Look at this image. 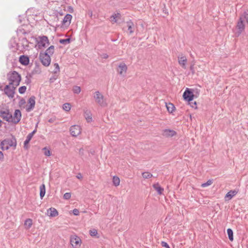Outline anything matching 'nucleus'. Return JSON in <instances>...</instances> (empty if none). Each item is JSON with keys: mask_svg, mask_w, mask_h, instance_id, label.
I'll use <instances>...</instances> for the list:
<instances>
[{"mask_svg": "<svg viewBox=\"0 0 248 248\" xmlns=\"http://www.w3.org/2000/svg\"><path fill=\"white\" fill-rule=\"evenodd\" d=\"M9 84L17 87L19 85L21 81L20 76L16 71L9 72L7 75Z\"/></svg>", "mask_w": 248, "mask_h": 248, "instance_id": "f257e3e1", "label": "nucleus"}, {"mask_svg": "<svg viewBox=\"0 0 248 248\" xmlns=\"http://www.w3.org/2000/svg\"><path fill=\"white\" fill-rule=\"evenodd\" d=\"M36 43V46L38 49L46 48L49 45V41L48 38L46 36H38L35 38Z\"/></svg>", "mask_w": 248, "mask_h": 248, "instance_id": "f03ea898", "label": "nucleus"}, {"mask_svg": "<svg viewBox=\"0 0 248 248\" xmlns=\"http://www.w3.org/2000/svg\"><path fill=\"white\" fill-rule=\"evenodd\" d=\"M93 97L95 102L99 106L103 107H105L107 106V103L106 99L104 98L103 94L99 92H95L94 93Z\"/></svg>", "mask_w": 248, "mask_h": 248, "instance_id": "7ed1b4c3", "label": "nucleus"}, {"mask_svg": "<svg viewBox=\"0 0 248 248\" xmlns=\"http://www.w3.org/2000/svg\"><path fill=\"white\" fill-rule=\"evenodd\" d=\"M2 150H8L10 147H16V139H6L3 140L0 143Z\"/></svg>", "mask_w": 248, "mask_h": 248, "instance_id": "20e7f679", "label": "nucleus"}, {"mask_svg": "<svg viewBox=\"0 0 248 248\" xmlns=\"http://www.w3.org/2000/svg\"><path fill=\"white\" fill-rule=\"evenodd\" d=\"M70 242L73 248H80L82 244L81 239L77 235H71Z\"/></svg>", "mask_w": 248, "mask_h": 248, "instance_id": "39448f33", "label": "nucleus"}, {"mask_svg": "<svg viewBox=\"0 0 248 248\" xmlns=\"http://www.w3.org/2000/svg\"><path fill=\"white\" fill-rule=\"evenodd\" d=\"M39 59L42 64L45 66H48L51 62V58L43 51L39 54Z\"/></svg>", "mask_w": 248, "mask_h": 248, "instance_id": "423d86ee", "label": "nucleus"}, {"mask_svg": "<svg viewBox=\"0 0 248 248\" xmlns=\"http://www.w3.org/2000/svg\"><path fill=\"white\" fill-rule=\"evenodd\" d=\"M22 117L21 112L19 109H16L13 115L11 114L10 123L14 124H18L21 120Z\"/></svg>", "mask_w": 248, "mask_h": 248, "instance_id": "0eeeda50", "label": "nucleus"}, {"mask_svg": "<svg viewBox=\"0 0 248 248\" xmlns=\"http://www.w3.org/2000/svg\"><path fill=\"white\" fill-rule=\"evenodd\" d=\"M194 93L192 89L186 88L183 93L184 99L186 101L190 102L194 98Z\"/></svg>", "mask_w": 248, "mask_h": 248, "instance_id": "6e6552de", "label": "nucleus"}, {"mask_svg": "<svg viewBox=\"0 0 248 248\" xmlns=\"http://www.w3.org/2000/svg\"><path fill=\"white\" fill-rule=\"evenodd\" d=\"M117 73L121 76H124L126 74L127 71V66L126 64L122 62H120L117 68Z\"/></svg>", "mask_w": 248, "mask_h": 248, "instance_id": "1a4fd4ad", "label": "nucleus"}, {"mask_svg": "<svg viewBox=\"0 0 248 248\" xmlns=\"http://www.w3.org/2000/svg\"><path fill=\"white\" fill-rule=\"evenodd\" d=\"M0 116L5 121L10 122L11 113L8 109H2L0 110Z\"/></svg>", "mask_w": 248, "mask_h": 248, "instance_id": "9d476101", "label": "nucleus"}, {"mask_svg": "<svg viewBox=\"0 0 248 248\" xmlns=\"http://www.w3.org/2000/svg\"><path fill=\"white\" fill-rule=\"evenodd\" d=\"M82 129L78 125H74L71 126L70 128V132L71 135L73 137H77L81 133Z\"/></svg>", "mask_w": 248, "mask_h": 248, "instance_id": "9b49d317", "label": "nucleus"}, {"mask_svg": "<svg viewBox=\"0 0 248 248\" xmlns=\"http://www.w3.org/2000/svg\"><path fill=\"white\" fill-rule=\"evenodd\" d=\"M11 85H6L4 89L5 94L9 97H13L15 93V89L16 87L15 86H11Z\"/></svg>", "mask_w": 248, "mask_h": 248, "instance_id": "f8f14e48", "label": "nucleus"}, {"mask_svg": "<svg viewBox=\"0 0 248 248\" xmlns=\"http://www.w3.org/2000/svg\"><path fill=\"white\" fill-rule=\"evenodd\" d=\"M236 29L237 30V34L238 35H240L242 31H243L245 30V24L244 23V19L242 16H241L239 19L237 23V25L236 26Z\"/></svg>", "mask_w": 248, "mask_h": 248, "instance_id": "ddd939ff", "label": "nucleus"}, {"mask_svg": "<svg viewBox=\"0 0 248 248\" xmlns=\"http://www.w3.org/2000/svg\"><path fill=\"white\" fill-rule=\"evenodd\" d=\"M35 104V97L31 96V97L28 101V104L26 106V110L28 112L31 111L33 108H34Z\"/></svg>", "mask_w": 248, "mask_h": 248, "instance_id": "4468645a", "label": "nucleus"}, {"mask_svg": "<svg viewBox=\"0 0 248 248\" xmlns=\"http://www.w3.org/2000/svg\"><path fill=\"white\" fill-rule=\"evenodd\" d=\"M72 18V16L71 15L67 14L63 19L62 27L64 29L67 28L71 23Z\"/></svg>", "mask_w": 248, "mask_h": 248, "instance_id": "2eb2a0df", "label": "nucleus"}, {"mask_svg": "<svg viewBox=\"0 0 248 248\" xmlns=\"http://www.w3.org/2000/svg\"><path fill=\"white\" fill-rule=\"evenodd\" d=\"M162 135L165 138H171L177 135V132L172 129H165L162 132Z\"/></svg>", "mask_w": 248, "mask_h": 248, "instance_id": "dca6fc26", "label": "nucleus"}, {"mask_svg": "<svg viewBox=\"0 0 248 248\" xmlns=\"http://www.w3.org/2000/svg\"><path fill=\"white\" fill-rule=\"evenodd\" d=\"M179 65L184 69H186L187 63V59L186 56L182 55L178 57Z\"/></svg>", "mask_w": 248, "mask_h": 248, "instance_id": "f3484780", "label": "nucleus"}, {"mask_svg": "<svg viewBox=\"0 0 248 248\" xmlns=\"http://www.w3.org/2000/svg\"><path fill=\"white\" fill-rule=\"evenodd\" d=\"M238 190H230L229 191L225 196V200L226 201L230 200L233 197L235 196L238 193Z\"/></svg>", "mask_w": 248, "mask_h": 248, "instance_id": "a211bd4d", "label": "nucleus"}, {"mask_svg": "<svg viewBox=\"0 0 248 248\" xmlns=\"http://www.w3.org/2000/svg\"><path fill=\"white\" fill-rule=\"evenodd\" d=\"M47 213L49 217H55L58 216V211L54 208L51 207L47 210Z\"/></svg>", "mask_w": 248, "mask_h": 248, "instance_id": "6ab92c4d", "label": "nucleus"}, {"mask_svg": "<svg viewBox=\"0 0 248 248\" xmlns=\"http://www.w3.org/2000/svg\"><path fill=\"white\" fill-rule=\"evenodd\" d=\"M120 18L121 15L120 13H115L110 17V20L112 23L114 24L116 23L117 21L120 19Z\"/></svg>", "mask_w": 248, "mask_h": 248, "instance_id": "aec40b11", "label": "nucleus"}, {"mask_svg": "<svg viewBox=\"0 0 248 248\" xmlns=\"http://www.w3.org/2000/svg\"><path fill=\"white\" fill-rule=\"evenodd\" d=\"M19 61L22 64L27 65L29 63V58L28 56L22 55L19 57Z\"/></svg>", "mask_w": 248, "mask_h": 248, "instance_id": "412c9836", "label": "nucleus"}, {"mask_svg": "<svg viewBox=\"0 0 248 248\" xmlns=\"http://www.w3.org/2000/svg\"><path fill=\"white\" fill-rule=\"evenodd\" d=\"M153 187L157 192L159 195H162L164 191V188L161 187L158 183L154 184L153 185Z\"/></svg>", "mask_w": 248, "mask_h": 248, "instance_id": "4be33fe9", "label": "nucleus"}, {"mask_svg": "<svg viewBox=\"0 0 248 248\" xmlns=\"http://www.w3.org/2000/svg\"><path fill=\"white\" fill-rule=\"evenodd\" d=\"M166 107L168 111L170 113H173L175 110V107L174 105L171 103H166Z\"/></svg>", "mask_w": 248, "mask_h": 248, "instance_id": "5701e85b", "label": "nucleus"}, {"mask_svg": "<svg viewBox=\"0 0 248 248\" xmlns=\"http://www.w3.org/2000/svg\"><path fill=\"white\" fill-rule=\"evenodd\" d=\"M24 226L26 229H29L32 225V220L31 218H28L24 222Z\"/></svg>", "mask_w": 248, "mask_h": 248, "instance_id": "b1692460", "label": "nucleus"}, {"mask_svg": "<svg viewBox=\"0 0 248 248\" xmlns=\"http://www.w3.org/2000/svg\"><path fill=\"white\" fill-rule=\"evenodd\" d=\"M54 46H51L44 52L46 53V54H47V55L51 57L54 54Z\"/></svg>", "mask_w": 248, "mask_h": 248, "instance_id": "393cba45", "label": "nucleus"}, {"mask_svg": "<svg viewBox=\"0 0 248 248\" xmlns=\"http://www.w3.org/2000/svg\"><path fill=\"white\" fill-rule=\"evenodd\" d=\"M113 185L115 186H118L120 184V179L119 177L117 176H114L112 178Z\"/></svg>", "mask_w": 248, "mask_h": 248, "instance_id": "a878e982", "label": "nucleus"}, {"mask_svg": "<svg viewBox=\"0 0 248 248\" xmlns=\"http://www.w3.org/2000/svg\"><path fill=\"white\" fill-rule=\"evenodd\" d=\"M46 193V186L44 184H42L40 186V196L41 199H42Z\"/></svg>", "mask_w": 248, "mask_h": 248, "instance_id": "bb28decb", "label": "nucleus"}, {"mask_svg": "<svg viewBox=\"0 0 248 248\" xmlns=\"http://www.w3.org/2000/svg\"><path fill=\"white\" fill-rule=\"evenodd\" d=\"M32 137L28 135L27 137L26 140L24 142V147L25 149L27 150L29 148V143Z\"/></svg>", "mask_w": 248, "mask_h": 248, "instance_id": "cd10ccee", "label": "nucleus"}, {"mask_svg": "<svg viewBox=\"0 0 248 248\" xmlns=\"http://www.w3.org/2000/svg\"><path fill=\"white\" fill-rule=\"evenodd\" d=\"M44 154L46 156H50L51 155V153L48 148L47 147H44L42 149Z\"/></svg>", "mask_w": 248, "mask_h": 248, "instance_id": "c85d7f7f", "label": "nucleus"}, {"mask_svg": "<svg viewBox=\"0 0 248 248\" xmlns=\"http://www.w3.org/2000/svg\"><path fill=\"white\" fill-rule=\"evenodd\" d=\"M227 231L230 240L232 241L233 240L232 231L231 229H228Z\"/></svg>", "mask_w": 248, "mask_h": 248, "instance_id": "c756f323", "label": "nucleus"}, {"mask_svg": "<svg viewBox=\"0 0 248 248\" xmlns=\"http://www.w3.org/2000/svg\"><path fill=\"white\" fill-rule=\"evenodd\" d=\"M62 108L66 111H69L71 108V105L69 103H65L63 105Z\"/></svg>", "mask_w": 248, "mask_h": 248, "instance_id": "7c9ffc66", "label": "nucleus"}, {"mask_svg": "<svg viewBox=\"0 0 248 248\" xmlns=\"http://www.w3.org/2000/svg\"><path fill=\"white\" fill-rule=\"evenodd\" d=\"M73 92L76 94H79L81 92L80 87L78 86H75L73 88Z\"/></svg>", "mask_w": 248, "mask_h": 248, "instance_id": "2f4dec72", "label": "nucleus"}, {"mask_svg": "<svg viewBox=\"0 0 248 248\" xmlns=\"http://www.w3.org/2000/svg\"><path fill=\"white\" fill-rule=\"evenodd\" d=\"M19 106L21 108L26 109V101L24 99H21L19 102Z\"/></svg>", "mask_w": 248, "mask_h": 248, "instance_id": "473e14b6", "label": "nucleus"}, {"mask_svg": "<svg viewBox=\"0 0 248 248\" xmlns=\"http://www.w3.org/2000/svg\"><path fill=\"white\" fill-rule=\"evenodd\" d=\"M142 175L145 179L150 178L153 176V175L149 172H144L142 173Z\"/></svg>", "mask_w": 248, "mask_h": 248, "instance_id": "72a5a7b5", "label": "nucleus"}, {"mask_svg": "<svg viewBox=\"0 0 248 248\" xmlns=\"http://www.w3.org/2000/svg\"><path fill=\"white\" fill-rule=\"evenodd\" d=\"M89 233L92 236H95L98 234L97 231L95 229L90 230Z\"/></svg>", "mask_w": 248, "mask_h": 248, "instance_id": "f704fd0d", "label": "nucleus"}, {"mask_svg": "<svg viewBox=\"0 0 248 248\" xmlns=\"http://www.w3.org/2000/svg\"><path fill=\"white\" fill-rule=\"evenodd\" d=\"M212 183H213L212 180H209L207 181V182L206 183L202 184L201 186L202 187H205L209 186H210Z\"/></svg>", "mask_w": 248, "mask_h": 248, "instance_id": "c9c22d12", "label": "nucleus"}, {"mask_svg": "<svg viewBox=\"0 0 248 248\" xmlns=\"http://www.w3.org/2000/svg\"><path fill=\"white\" fill-rule=\"evenodd\" d=\"M85 118L88 123H91L92 122L93 119L92 115L90 114H86L85 116Z\"/></svg>", "mask_w": 248, "mask_h": 248, "instance_id": "e433bc0d", "label": "nucleus"}, {"mask_svg": "<svg viewBox=\"0 0 248 248\" xmlns=\"http://www.w3.org/2000/svg\"><path fill=\"white\" fill-rule=\"evenodd\" d=\"M26 89H27V88L26 86H21L18 89L19 93L21 94H23L26 92Z\"/></svg>", "mask_w": 248, "mask_h": 248, "instance_id": "4c0bfd02", "label": "nucleus"}, {"mask_svg": "<svg viewBox=\"0 0 248 248\" xmlns=\"http://www.w3.org/2000/svg\"><path fill=\"white\" fill-rule=\"evenodd\" d=\"M128 25V30L129 31L130 33H132L133 31L132 30V27L133 26V24L132 22L127 23Z\"/></svg>", "mask_w": 248, "mask_h": 248, "instance_id": "58836bf2", "label": "nucleus"}, {"mask_svg": "<svg viewBox=\"0 0 248 248\" xmlns=\"http://www.w3.org/2000/svg\"><path fill=\"white\" fill-rule=\"evenodd\" d=\"M241 16L243 17V19H245L246 20L248 24V11L245 12Z\"/></svg>", "mask_w": 248, "mask_h": 248, "instance_id": "ea45409f", "label": "nucleus"}, {"mask_svg": "<svg viewBox=\"0 0 248 248\" xmlns=\"http://www.w3.org/2000/svg\"><path fill=\"white\" fill-rule=\"evenodd\" d=\"M70 42V39L69 38L65 39H61L60 40V43L61 44H62L69 43Z\"/></svg>", "mask_w": 248, "mask_h": 248, "instance_id": "a19ab883", "label": "nucleus"}, {"mask_svg": "<svg viewBox=\"0 0 248 248\" xmlns=\"http://www.w3.org/2000/svg\"><path fill=\"white\" fill-rule=\"evenodd\" d=\"M71 194L69 192L65 193L63 195V198L65 200H69L71 198Z\"/></svg>", "mask_w": 248, "mask_h": 248, "instance_id": "79ce46f5", "label": "nucleus"}, {"mask_svg": "<svg viewBox=\"0 0 248 248\" xmlns=\"http://www.w3.org/2000/svg\"><path fill=\"white\" fill-rule=\"evenodd\" d=\"M54 66L55 67V70H54V72L55 73H57V72H59V71H60V67H59V64L57 63H55L54 64Z\"/></svg>", "mask_w": 248, "mask_h": 248, "instance_id": "37998d69", "label": "nucleus"}, {"mask_svg": "<svg viewBox=\"0 0 248 248\" xmlns=\"http://www.w3.org/2000/svg\"><path fill=\"white\" fill-rule=\"evenodd\" d=\"M190 69L193 74L196 73L195 70L194 69V64H191L190 66Z\"/></svg>", "mask_w": 248, "mask_h": 248, "instance_id": "c03bdc74", "label": "nucleus"}, {"mask_svg": "<svg viewBox=\"0 0 248 248\" xmlns=\"http://www.w3.org/2000/svg\"><path fill=\"white\" fill-rule=\"evenodd\" d=\"M161 245L163 247L166 248H170L169 245L165 242H162Z\"/></svg>", "mask_w": 248, "mask_h": 248, "instance_id": "a18cd8bd", "label": "nucleus"}, {"mask_svg": "<svg viewBox=\"0 0 248 248\" xmlns=\"http://www.w3.org/2000/svg\"><path fill=\"white\" fill-rule=\"evenodd\" d=\"M73 213L74 215H75L76 216H78L79 214V212L78 210L77 209H74L73 210Z\"/></svg>", "mask_w": 248, "mask_h": 248, "instance_id": "49530a36", "label": "nucleus"}, {"mask_svg": "<svg viewBox=\"0 0 248 248\" xmlns=\"http://www.w3.org/2000/svg\"><path fill=\"white\" fill-rule=\"evenodd\" d=\"M4 158V155L2 152L0 151V160H2Z\"/></svg>", "mask_w": 248, "mask_h": 248, "instance_id": "de8ad7c7", "label": "nucleus"}, {"mask_svg": "<svg viewBox=\"0 0 248 248\" xmlns=\"http://www.w3.org/2000/svg\"><path fill=\"white\" fill-rule=\"evenodd\" d=\"M36 130H34V131H33L31 133H30L29 135L30 136H31V137H33V135L36 133Z\"/></svg>", "mask_w": 248, "mask_h": 248, "instance_id": "09e8293b", "label": "nucleus"}, {"mask_svg": "<svg viewBox=\"0 0 248 248\" xmlns=\"http://www.w3.org/2000/svg\"><path fill=\"white\" fill-rule=\"evenodd\" d=\"M77 177L78 178V179H81L82 178V175L81 174H78L77 176Z\"/></svg>", "mask_w": 248, "mask_h": 248, "instance_id": "8fccbe9b", "label": "nucleus"}, {"mask_svg": "<svg viewBox=\"0 0 248 248\" xmlns=\"http://www.w3.org/2000/svg\"><path fill=\"white\" fill-rule=\"evenodd\" d=\"M1 123H2V121H1V120H0V127L1 126Z\"/></svg>", "mask_w": 248, "mask_h": 248, "instance_id": "3c124183", "label": "nucleus"}]
</instances>
